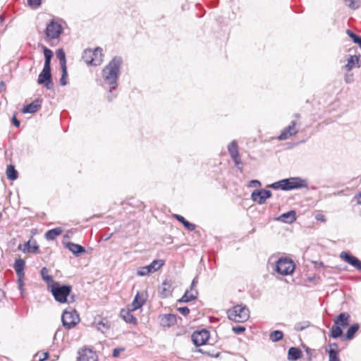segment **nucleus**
<instances>
[{"instance_id":"obj_8","label":"nucleus","mask_w":361,"mask_h":361,"mask_svg":"<svg viewBox=\"0 0 361 361\" xmlns=\"http://www.w3.org/2000/svg\"><path fill=\"white\" fill-rule=\"evenodd\" d=\"M37 83L44 85L47 90L53 89L54 82L51 67H43L42 71L38 76Z\"/></svg>"},{"instance_id":"obj_35","label":"nucleus","mask_w":361,"mask_h":361,"mask_svg":"<svg viewBox=\"0 0 361 361\" xmlns=\"http://www.w3.org/2000/svg\"><path fill=\"white\" fill-rule=\"evenodd\" d=\"M40 274L42 280L48 284V286L56 282L54 281L53 277L49 274V270L46 267H43L41 269Z\"/></svg>"},{"instance_id":"obj_45","label":"nucleus","mask_w":361,"mask_h":361,"mask_svg":"<svg viewBox=\"0 0 361 361\" xmlns=\"http://www.w3.org/2000/svg\"><path fill=\"white\" fill-rule=\"evenodd\" d=\"M345 5L352 9H356L360 6V0H343Z\"/></svg>"},{"instance_id":"obj_36","label":"nucleus","mask_w":361,"mask_h":361,"mask_svg":"<svg viewBox=\"0 0 361 361\" xmlns=\"http://www.w3.org/2000/svg\"><path fill=\"white\" fill-rule=\"evenodd\" d=\"M93 55L92 49H86L82 53V59L87 65L93 66Z\"/></svg>"},{"instance_id":"obj_18","label":"nucleus","mask_w":361,"mask_h":361,"mask_svg":"<svg viewBox=\"0 0 361 361\" xmlns=\"http://www.w3.org/2000/svg\"><path fill=\"white\" fill-rule=\"evenodd\" d=\"M171 281H168L167 279L164 280L161 285L159 286V290L162 298H166L171 295L172 288H171Z\"/></svg>"},{"instance_id":"obj_13","label":"nucleus","mask_w":361,"mask_h":361,"mask_svg":"<svg viewBox=\"0 0 361 361\" xmlns=\"http://www.w3.org/2000/svg\"><path fill=\"white\" fill-rule=\"evenodd\" d=\"M296 122L295 121H292L290 124L286 127L279 135L278 139L279 140H286L290 137L291 136L297 134L298 130L295 128Z\"/></svg>"},{"instance_id":"obj_2","label":"nucleus","mask_w":361,"mask_h":361,"mask_svg":"<svg viewBox=\"0 0 361 361\" xmlns=\"http://www.w3.org/2000/svg\"><path fill=\"white\" fill-rule=\"evenodd\" d=\"M49 288L56 301L60 303L68 302V297L72 290V286L68 284H61L59 282L49 286Z\"/></svg>"},{"instance_id":"obj_33","label":"nucleus","mask_w":361,"mask_h":361,"mask_svg":"<svg viewBox=\"0 0 361 361\" xmlns=\"http://www.w3.org/2000/svg\"><path fill=\"white\" fill-rule=\"evenodd\" d=\"M42 50L44 56V67H51V60L53 57V51L45 46H42Z\"/></svg>"},{"instance_id":"obj_27","label":"nucleus","mask_w":361,"mask_h":361,"mask_svg":"<svg viewBox=\"0 0 361 361\" xmlns=\"http://www.w3.org/2000/svg\"><path fill=\"white\" fill-rule=\"evenodd\" d=\"M302 351L297 347H290L288 350V360L290 361H296L302 356Z\"/></svg>"},{"instance_id":"obj_23","label":"nucleus","mask_w":361,"mask_h":361,"mask_svg":"<svg viewBox=\"0 0 361 361\" xmlns=\"http://www.w3.org/2000/svg\"><path fill=\"white\" fill-rule=\"evenodd\" d=\"M350 314L348 312L340 313L334 319L335 324L346 327L349 324Z\"/></svg>"},{"instance_id":"obj_38","label":"nucleus","mask_w":361,"mask_h":361,"mask_svg":"<svg viewBox=\"0 0 361 361\" xmlns=\"http://www.w3.org/2000/svg\"><path fill=\"white\" fill-rule=\"evenodd\" d=\"M56 57L59 61L61 68H66V54L62 49L56 51Z\"/></svg>"},{"instance_id":"obj_25","label":"nucleus","mask_w":361,"mask_h":361,"mask_svg":"<svg viewBox=\"0 0 361 361\" xmlns=\"http://www.w3.org/2000/svg\"><path fill=\"white\" fill-rule=\"evenodd\" d=\"M198 295V291L195 290V293L190 292V290H186V291L184 293L183 295L177 300V302L182 303V302H189L190 301L195 300L197 299Z\"/></svg>"},{"instance_id":"obj_28","label":"nucleus","mask_w":361,"mask_h":361,"mask_svg":"<svg viewBox=\"0 0 361 361\" xmlns=\"http://www.w3.org/2000/svg\"><path fill=\"white\" fill-rule=\"evenodd\" d=\"M102 49L101 47H97L92 50L93 55V66H99L103 61Z\"/></svg>"},{"instance_id":"obj_20","label":"nucleus","mask_w":361,"mask_h":361,"mask_svg":"<svg viewBox=\"0 0 361 361\" xmlns=\"http://www.w3.org/2000/svg\"><path fill=\"white\" fill-rule=\"evenodd\" d=\"M133 308L130 309H122L120 312L121 317L128 324H135L137 323V319L132 314Z\"/></svg>"},{"instance_id":"obj_26","label":"nucleus","mask_w":361,"mask_h":361,"mask_svg":"<svg viewBox=\"0 0 361 361\" xmlns=\"http://www.w3.org/2000/svg\"><path fill=\"white\" fill-rule=\"evenodd\" d=\"M173 217L176 219L178 221L181 223L183 226L189 231H195L196 226L194 224L189 222L186 220L183 216L180 214H173Z\"/></svg>"},{"instance_id":"obj_16","label":"nucleus","mask_w":361,"mask_h":361,"mask_svg":"<svg viewBox=\"0 0 361 361\" xmlns=\"http://www.w3.org/2000/svg\"><path fill=\"white\" fill-rule=\"evenodd\" d=\"M30 243L31 240H30L27 242L25 243L23 245L19 244L18 246V249L24 253H39V247L37 245V242L35 240H33L32 248H28V245Z\"/></svg>"},{"instance_id":"obj_56","label":"nucleus","mask_w":361,"mask_h":361,"mask_svg":"<svg viewBox=\"0 0 361 361\" xmlns=\"http://www.w3.org/2000/svg\"><path fill=\"white\" fill-rule=\"evenodd\" d=\"M12 123L17 128H18L20 125V122L19 120L17 119L16 115H13L11 118Z\"/></svg>"},{"instance_id":"obj_7","label":"nucleus","mask_w":361,"mask_h":361,"mask_svg":"<svg viewBox=\"0 0 361 361\" xmlns=\"http://www.w3.org/2000/svg\"><path fill=\"white\" fill-rule=\"evenodd\" d=\"M62 32L63 27L61 24L55 19H51L49 22L44 30V34L47 38H49L50 39H58L62 34Z\"/></svg>"},{"instance_id":"obj_54","label":"nucleus","mask_w":361,"mask_h":361,"mask_svg":"<svg viewBox=\"0 0 361 361\" xmlns=\"http://www.w3.org/2000/svg\"><path fill=\"white\" fill-rule=\"evenodd\" d=\"M197 283V281L196 278H195V279L192 281V283H191V285H190V292L195 293V290H197L195 288V286H196Z\"/></svg>"},{"instance_id":"obj_41","label":"nucleus","mask_w":361,"mask_h":361,"mask_svg":"<svg viewBox=\"0 0 361 361\" xmlns=\"http://www.w3.org/2000/svg\"><path fill=\"white\" fill-rule=\"evenodd\" d=\"M310 326V322L309 321H303V322L296 323L294 326V329L296 331H301L306 329Z\"/></svg>"},{"instance_id":"obj_19","label":"nucleus","mask_w":361,"mask_h":361,"mask_svg":"<svg viewBox=\"0 0 361 361\" xmlns=\"http://www.w3.org/2000/svg\"><path fill=\"white\" fill-rule=\"evenodd\" d=\"M277 220L286 224H292L296 220V213L294 210H290L280 215Z\"/></svg>"},{"instance_id":"obj_53","label":"nucleus","mask_w":361,"mask_h":361,"mask_svg":"<svg viewBox=\"0 0 361 361\" xmlns=\"http://www.w3.org/2000/svg\"><path fill=\"white\" fill-rule=\"evenodd\" d=\"M338 345L337 343H330L328 345V350H333L334 351H338Z\"/></svg>"},{"instance_id":"obj_51","label":"nucleus","mask_w":361,"mask_h":361,"mask_svg":"<svg viewBox=\"0 0 361 361\" xmlns=\"http://www.w3.org/2000/svg\"><path fill=\"white\" fill-rule=\"evenodd\" d=\"M178 311L183 316H187L190 313V310L186 306L178 308Z\"/></svg>"},{"instance_id":"obj_31","label":"nucleus","mask_w":361,"mask_h":361,"mask_svg":"<svg viewBox=\"0 0 361 361\" xmlns=\"http://www.w3.org/2000/svg\"><path fill=\"white\" fill-rule=\"evenodd\" d=\"M94 324L97 329L103 333L110 329V323L106 318H102L99 321L95 319Z\"/></svg>"},{"instance_id":"obj_47","label":"nucleus","mask_w":361,"mask_h":361,"mask_svg":"<svg viewBox=\"0 0 361 361\" xmlns=\"http://www.w3.org/2000/svg\"><path fill=\"white\" fill-rule=\"evenodd\" d=\"M231 159L234 162L235 166L240 170V171L243 172V162L240 158V154L235 158H231Z\"/></svg>"},{"instance_id":"obj_62","label":"nucleus","mask_w":361,"mask_h":361,"mask_svg":"<svg viewBox=\"0 0 361 361\" xmlns=\"http://www.w3.org/2000/svg\"><path fill=\"white\" fill-rule=\"evenodd\" d=\"M294 117H295L296 118H299L300 117V116L299 114H295Z\"/></svg>"},{"instance_id":"obj_6","label":"nucleus","mask_w":361,"mask_h":361,"mask_svg":"<svg viewBox=\"0 0 361 361\" xmlns=\"http://www.w3.org/2000/svg\"><path fill=\"white\" fill-rule=\"evenodd\" d=\"M80 321L78 313L75 310L68 311L64 310L61 315L63 326L66 329H71L75 327Z\"/></svg>"},{"instance_id":"obj_4","label":"nucleus","mask_w":361,"mask_h":361,"mask_svg":"<svg viewBox=\"0 0 361 361\" xmlns=\"http://www.w3.org/2000/svg\"><path fill=\"white\" fill-rule=\"evenodd\" d=\"M295 269L294 262L288 257H281L276 262V271L283 276L291 274Z\"/></svg>"},{"instance_id":"obj_43","label":"nucleus","mask_w":361,"mask_h":361,"mask_svg":"<svg viewBox=\"0 0 361 361\" xmlns=\"http://www.w3.org/2000/svg\"><path fill=\"white\" fill-rule=\"evenodd\" d=\"M357 61L358 58L356 56H350V57L348 59V63L345 66V68L348 71L353 69Z\"/></svg>"},{"instance_id":"obj_15","label":"nucleus","mask_w":361,"mask_h":361,"mask_svg":"<svg viewBox=\"0 0 361 361\" xmlns=\"http://www.w3.org/2000/svg\"><path fill=\"white\" fill-rule=\"evenodd\" d=\"M79 356L77 361H96L97 355L95 352L90 349H83L78 351Z\"/></svg>"},{"instance_id":"obj_57","label":"nucleus","mask_w":361,"mask_h":361,"mask_svg":"<svg viewBox=\"0 0 361 361\" xmlns=\"http://www.w3.org/2000/svg\"><path fill=\"white\" fill-rule=\"evenodd\" d=\"M250 186H254V187L258 186V187H259V186H261V183H260V181H259L257 180H252L250 181Z\"/></svg>"},{"instance_id":"obj_49","label":"nucleus","mask_w":361,"mask_h":361,"mask_svg":"<svg viewBox=\"0 0 361 361\" xmlns=\"http://www.w3.org/2000/svg\"><path fill=\"white\" fill-rule=\"evenodd\" d=\"M17 283H18V289L20 292V295L21 296L23 297V293H24V282H23V278H18V280H17Z\"/></svg>"},{"instance_id":"obj_9","label":"nucleus","mask_w":361,"mask_h":361,"mask_svg":"<svg viewBox=\"0 0 361 361\" xmlns=\"http://www.w3.org/2000/svg\"><path fill=\"white\" fill-rule=\"evenodd\" d=\"M164 265V261L162 259H154L149 265L142 267L137 271V275L140 276H146L159 270Z\"/></svg>"},{"instance_id":"obj_64","label":"nucleus","mask_w":361,"mask_h":361,"mask_svg":"<svg viewBox=\"0 0 361 361\" xmlns=\"http://www.w3.org/2000/svg\"><path fill=\"white\" fill-rule=\"evenodd\" d=\"M32 242L31 241V243L28 245V248H32Z\"/></svg>"},{"instance_id":"obj_5","label":"nucleus","mask_w":361,"mask_h":361,"mask_svg":"<svg viewBox=\"0 0 361 361\" xmlns=\"http://www.w3.org/2000/svg\"><path fill=\"white\" fill-rule=\"evenodd\" d=\"M283 185L284 191L308 188L307 180L299 176L284 178Z\"/></svg>"},{"instance_id":"obj_60","label":"nucleus","mask_w":361,"mask_h":361,"mask_svg":"<svg viewBox=\"0 0 361 361\" xmlns=\"http://www.w3.org/2000/svg\"><path fill=\"white\" fill-rule=\"evenodd\" d=\"M0 85H1V89L4 87H5V83L4 81H1V83H0Z\"/></svg>"},{"instance_id":"obj_17","label":"nucleus","mask_w":361,"mask_h":361,"mask_svg":"<svg viewBox=\"0 0 361 361\" xmlns=\"http://www.w3.org/2000/svg\"><path fill=\"white\" fill-rule=\"evenodd\" d=\"M41 103H42L41 99H36L32 102L24 106L22 109V112L23 114H34L39 109L41 108Z\"/></svg>"},{"instance_id":"obj_42","label":"nucleus","mask_w":361,"mask_h":361,"mask_svg":"<svg viewBox=\"0 0 361 361\" xmlns=\"http://www.w3.org/2000/svg\"><path fill=\"white\" fill-rule=\"evenodd\" d=\"M325 350L329 354V361H341L338 354V351H334L333 350H328L327 348H325Z\"/></svg>"},{"instance_id":"obj_61","label":"nucleus","mask_w":361,"mask_h":361,"mask_svg":"<svg viewBox=\"0 0 361 361\" xmlns=\"http://www.w3.org/2000/svg\"><path fill=\"white\" fill-rule=\"evenodd\" d=\"M305 351H306V353H307L308 355H310V354H311V349H310V348H307L306 349V350H305Z\"/></svg>"},{"instance_id":"obj_24","label":"nucleus","mask_w":361,"mask_h":361,"mask_svg":"<svg viewBox=\"0 0 361 361\" xmlns=\"http://www.w3.org/2000/svg\"><path fill=\"white\" fill-rule=\"evenodd\" d=\"M146 300L147 298L143 294L140 295V293H137L132 302L133 310L141 308L145 305Z\"/></svg>"},{"instance_id":"obj_37","label":"nucleus","mask_w":361,"mask_h":361,"mask_svg":"<svg viewBox=\"0 0 361 361\" xmlns=\"http://www.w3.org/2000/svg\"><path fill=\"white\" fill-rule=\"evenodd\" d=\"M6 176L8 179L15 180L18 178V173L13 165H8L6 168Z\"/></svg>"},{"instance_id":"obj_22","label":"nucleus","mask_w":361,"mask_h":361,"mask_svg":"<svg viewBox=\"0 0 361 361\" xmlns=\"http://www.w3.org/2000/svg\"><path fill=\"white\" fill-rule=\"evenodd\" d=\"M66 247L76 257H78L85 252V248L83 246L71 242L67 243Z\"/></svg>"},{"instance_id":"obj_52","label":"nucleus","mask_w":361,"mask_h":361,"mask_svg":"<svg viewBox=\"0 0 361 361\" xmlns=\"http://www.w3.org/2000/svg\"><path fill=\"white\" fill-rule=\"evenodd\" d=\"M124 350H125V348H114L113 350L112 355L114 357H117L119 356L120 353L123 352Z\"/></svg>"},{"instance_id":"obj_21","label":"nucleus","mask_w":361,"mask_h":361,"mask_svg":"<svg viewBox=\"0 0 361 361\" xmlns=\"http://www.w3.org/2000/svg\"><path fill=\"white\" fill-rule=\"evenodd\" d=\"M25 262L24 259L19 258L15 260L13 268L16 271L18 278H24L25 276Z\"/></svg>"},{"instance_id":"obj_29","label":"nucleus","mask_w":361,"mask_h":361,"mask_svg":"<svg viewBox=\"0 0 361 361\" xmlns=\"http://www.w3.org/2000/svg\"><path fill=\"white\" fill-rule=\"evenodd\" d=\"M63 228L61 227L54 228L49 230L45 233V238L47 240H54L57 236L63 233Z\"/></svg>"},{"instance_id":"obj_46","label":"nucleus","mask_w":361,"mask_h":361,"mask_svg":"<svg viewBox=\"0 0 361 361\" xmlns=\"http://www.w3.org/2000/svg\"><path fill=\"white\" fill-rule=\"evenodd\" d=\"M61 71H62V74H61V77L60 78V84L62 85V86H64L66 85H67V78H68V71H67V67L66 68H61Z\"/></svg>"},{"instance_id":"obj_14","label":"nucleus","mask_w":361,"mask_h":361,"mask_svg":"<svg viewBox=\"0 0 361 361\" xmlns=\"http://www.w3.org/2000/svg\"><path fill=\"white\" fill-rule=\"evenodd\" d=\"M160 325L163 327H170L176 324L177 316L173 314H164L159 317Z\"/></svg>"},{"instance_id":"obj_11","label":"nucleus","mask_w":361,"mask_h":361,"mask_svg":"<svg viewBox=\"0 0 361 361\" xmlns=\"http://www.w3.org/2000/svg\"><path fill=\"white\" fill-rule=\"evenodd\" d=\"M271 195L272 192L269 190H255L251 194V199L253 202H257L259 204H263Z\"/></svg>"},{"instance_id":"obj_59","label":"nucleus","mask_w":361,"mask_h":361,"mask_svg":"<svg viewBox=\"0 0 361 361\" xmlns=\"http://www.w3.org/2000/svg\"><path fill=\"white\" fill-rule=\"evenodd\" d=\"M4 21V17L3 15L0 16V27H2V24Z\"/></svg>"},{"instance_id":"obj_34","label":"nucleus","mask_w":361,"mask_h":361,"mask_svg":"<svg viewBox=\"0 0 361 361\" xmlns=\"http://www.w3.org/2000/svg\"><path fill=\"white\" fill-rule=\"evenodd\" d=\"M342 326L334 324L329 331V336L332 338H337L343 336Z\"/></svg>"},{"instance_id":"obj_58","label":"nucleus","mask_w":361,"mask_h":361,"mask_svg":"<svg viewBox=\"0 0 361 361\" xmlns=\"http://www.w3.org/2000/svg\"><path fill=\"white\" fill-rule=\"evenodd\" d=\"M316 219L319 221H325V219H324V216L323 215H317L316 216Z\"/></svg>"},{"instance_id":"obj_32","label":"nucleus","mask_w":361,"mask_h":361,"mask_svg":"<svg viewBox=\"0 0 361 361\" xmlns=\"http://www.w3.org/2000/svg\"><path fill=\"white\" fill-rule=\"evenodd\" d=\"M228 152L231 158H235L239 155L238 142L234 140L228 145Z\"/></svg>"},{"instance_id":"obj_1","label":"nucleus","mask_w":361,"mask_h":361,"mask_svg":"<svg viewBox=\"0 0 361 361\" xmlns=\"http://www.w3.org/2000/svg\"><path fill=\"white\" fill-rule=\"evenodd\" d=\"M122 64V58L114 56L102 71V82L101 85L108 91L106 97L109 102H112L117 97V94L114 92L118 87V80Z\"/></svg>"},{"instance_id":"obj_48","label":"nucleus","mask_w":361,"mask_h":361,"mask_svg":"<svg viewBox=\"0 0 361 361\" xmlns=\"http://www.w3.org/2000/svg\"><path fill=\"white\" fill-rule=\"evenodd\" d=\"M27 1L32 8H37L42 4V0H27Z\"/></svg>"},{"instance_id":"obj_50","label":"nucleus","mask_w":361,"mask_h":361,"mask_svg":"<svg viewBox=\"0 0 361 361\" xmlns=\"http://www.w3.org/2000/svg\"><path fill=\"white\" fill-rule=\"evenodd\" d=\"M233 331L236 334H240L245 331V327L243 326H236L232 328Z\"/></svg>"},{"instance_id":"obj_12","label":"nucleus","mask_w":361,"mask_h":361,"mask_svg":"<svg viewBox=\"0 0 361 361\" xmlns=\"http://www.w3.org/2000/svg\"><path fill=\"white\" fill-rule=\"evenodd\" d=\"M340 257L357 270L361 271V261L357 257L345 251L341 252Z\"/></svg>"},{"instance_id":"obj_40","label":"nucleus","mask_w":361,"mask_h":361,"mask_svg":"<svg viewBox=\"0 0 361 361\" xmlns=\"http://www.w3.org/2000/svg\"><path fill=\"white\" fill-rule=\"evenodd\" d=\"M346 34L352 39L354 43L359 45L361 49V36L356 35L351 30H346Z\"/></svg>"},{"instance_id":"obj_3","label":"nucleus","mask_w":361,"mask_h":361,"mask_svg":"<svg viewBox=\"0 0 361 361\" xmlns=\"http://www.w3.org/2000/svg\"><path fill=\"white\" fill-rule=\"evenodd\" d=\"M228 317L235 322H244L250 317V310L246 305H238L228 311Z\"/></svg>"},{"instance_id":"obj_30","label":"nucleus","mask_w":361,"mask_h":361,"mask_svg":"<svg viewBox=\"0 0 361 361\" xmlns=\"http://www.w3.org/2000/svg\"><path fill=\"white\" fill-rule=\"evenodd\" d=\"M360 328V324L358 323H355L350 326L348 330L345 332V334L343 336L347 340H352L355 337V334L358 331Z\"/></svg>"},{"instance_id":"obj_10","label":"nucleus","mask_w":361,"mask_h":361,"mask_svg":"<svg viewBox=\"0 0 361 361\" xmlns=\"http://www.w3.org/2000/svg\"><path fill=\"white\" fill-rule=\"evenodd\" d=\"M192 341L196 346H201L206 343L209 338V332L206 329L195 331L191 336Z\"/></svg>"},{"instance_id":"obj_44","label":"nucleus","mask_w":361,"mask_h":361,"mask_svg":"<svg viewBox=\"0 0 361 361\" xmlns=\"http://www.w3.org/2000/svg\"><path fill=\"white\" fill-rule=\"evenodd\" d=\"M267 188H271L274 190L281 189L284 191L283 179H281L279 181H276L271 184L268 185Z\"/></svg>"},{"instance_id":"obj_55","label":"nucleus","mask_w":361,"mask_h":361,"mask_svg":"<svg viewBox=\"0 0 361 361\" xmlns=\"http://www.w3.org/2000/svg\"><path fill=\"white\" fill-rule=\"evenodd\" d=\"M49 357V353L48 352H44L42 354V355L39 356V360L38 361H45L47 360Z\"/></svg>"},{"instance_id":"obj_39","label":"nucleus","mask_w":361,"mask_h":361,"mask_svg":"<svg viewBox=\"0 0 361 361\" xmlns=\"http://www.w3.org/2000/svg\"><path fill=\"white\" fill-rule=\"evenodd\" d=\"M283 337V334L280 330H274L271 331L269 334V339L274 343L282 340Z\"/></svg>"},{"instance_id":"obj_63","label":"nucleus","mask_w":361,"mask_h":361,"mask_svg":"<svg viewBox=\"0 0 361 361\" xmlns=\"http://www.w3.org/2000/svg\"><path fill=\"white\" fill-rule=\"evenodd\" d=\"M345 82H346L347 83H350V82H351V80H350V78H346V79H345Z\"/></svg>"}]
</instances>
